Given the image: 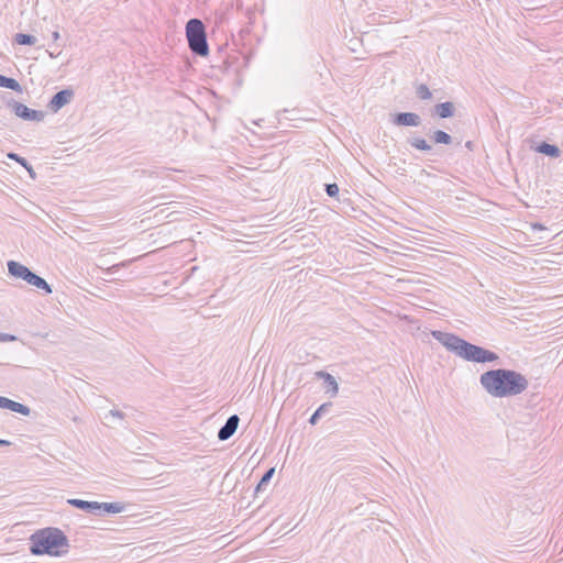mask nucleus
<instances>
[{
	"instance_id": "423d86ee",
	"label": "nucleus",
	"mask_w": 563,
	"mask_h": 563,
	"mask_svg": "<svg viewBox=\"0 0 563 563\" xmlns=\"http://www.w3.org/2000/svg\"><path fill=\"white\" fill-rule=\"evenodd\" d=\"M75 96L71 88H65L56 92L49 100L47 108L52 112H58L63 107L68 104Z\"/></svg>"
},
{
	"instance_id": "f257e3e1",
	"label": "nucleus",
	"mask_w": 563,
	"mask_h": 563,
	"mask_svg": "<svg viewBox=\"0 0 563 563\" xmlns=\"http://www.w3.org/2000/svg\"><path fill=\"white\" fill-rule=\"evenodd\" d=\"M479 383L495 398L517 396L529 386L528 379L521 373L508 368L488 369L481 375Z\"/></svg>"
},
{
	"instance_id": "473e14b6",
	"label": "nucleus",
	"mask_w": 563,
	"mask_h": 563,
	"mask_svg": "<svg viewBox=\"0 0 563 563\" xmlns=\"http://www.w3.org/2000/svg\"><path fill=\"white\" fill-rule=\"evenodd\" d=\"M465 147L468 148L470 151H473V147H474V143L472 141H467L465 143Z\"/></svg>"
},
{
	"instance_id": "c85d7f7f",
	"label": "nucleus",
	"mask_w": 563,
	"mask_h": 563,
	"mask_svg": "<svg viewBox=\"0 0 563 563\" xmlns=\"http://www.w3.org/2000/svg\"><path fill=\"white\" fill-rule=\"evenodd\" d=\"M24 168L27 170V173L32 179L36 178V173L34 172V169L30 163Z\"/></svg>"
},
{
	"instance_id": "20e7f679",
	"label": "nucleus",
	"mask_w": 563,
	"mask_h": 563,
	"mask_svg": "<svg viewBox=\"0 0 563 563\" xmlns=\"http://www.w3.org/2000/svg\"><path fill=\"white\" fill-rule=\"evenodd\" d=\"M188 46L192 54L206 57L209 55V45L205 24L199 19H190L186 24Z\"/></svg>"
},
{
	"instance_id": "aec40b11",
	"label": "nucleus",
	"mask_w": 563,
	"mask_h": 563,
	"mask_svg": "<svg viewBox=\"0 0 563 563\" xmlns=\"http://www.w3.org/2000/svg\"><path fill=\"white\" fill-rule=\"evenodd\" d=\"M14 43L19 45H34L37 42V38L34 35L25 34V33H16L14 35Z\"/></svg>"
},
{
	"instance_id": "5701e85b",
	"label": "nucleus",
	"mask_w": 563,
	"mask_h": 563,
	"mask_svg": "<svg viewBox=\"0 0 563 563\" xmlns=\"http://www.w3.org/2000/svg\"><path fill=\"white\" fill-rule=\"evenodd\" d=\"M4 88L11 89V90L16 91V92H21L22 91V87L19 84V81L15 80L14 78H10V77L7 78V84H5Z\"/></svg>"
},
{
	"instance_id": "2f4dec72",
	"label": "nucleus",
	"mask_w": 563,
	"mask_h": 563,
	"mask_svg": "<svg viewBox=\"0 0 563 563\" xmlns=\"http://www.w3.org/2000/svg\"><path fill=\"white\" fill-rule=\"evenodd\" d=\"M9 445H11L10 441L0 439V446H9Z\"/></svg>"
},
{
	"instance_id": "6e6552de",
	"label": "nucleus",
	"mask_w": 563,
	"mask_h": 563,
	"mask_svg": "<svg viewBox=\"0 0 563 563\" xmlns=\"http://www.w3.org/2000/svg\"><path fill=\"white\" fill-rule=\"evenodd\" d=\"M240 418L238 415L230 416L225 423L218 431V439L220 441L229 440L239 427Z\"/></svg>"
},
{
	"instance_id": "412c9836",
	"label": "nucleus",
	"mask_w": 563,
	"mask_h": 563,
	"mask_svg": "<svg viewBox=\"0 0 563 563\" xmlns=\"http://www.w3.org/2000/svg\"><path fill=\"white\" fill-rule=\"evenodd\" d=\"M416 95L421 100H429L432 98V93L427 85L419 84L416 87Z\"/></svg>"
},
{
	"instance_id": "bb28decb",
	"label": "nucleus",
	"mask_w": 563,
	"mask_h": 563,
	"mask_svg": "<svg viewBox=\"0 0 563 563\" xmlns=\"http://www.w3.org/2000/svg\"><path fill=\"white\" fill-rule=\"evenodd\" d=\"M128 264H129V261H126V262H122V263H119V264H114V265H112V266L108 267V268L104 271V273H106L107 275L113 274V273L118 272V269H119L120 267H125Z\"/></svg>"
},
{
	"instance_id": "0eeeda50",
	"label": "nucleus",
	"mask_w": 563,
	"mask_h": 563,
	"mask_svg": "<svg viewBox=\"0 0 563 563\" xmlns=\"http://www.w3.org/2000/svg\"><path fill=\"white\" fill-rule=\"evenodd\" d=\"M390 122L396 126H419L421 117L415 112H397L391 115Z\"/></svg>"
},
{
	"instance_id": "ddd939ff",
	"label": "nucleus",
	"mask_w": 563,
	"mask_h": 563,
	"mask_svg": "<svg viewBox=\"0 0 563 563\" xmlns=\"http://www.w3.org/2000/svg\"><path fill=\"white\" fill-rule=\"evenodd\" d=\"M316 375L317 377L322 378L324 380V383L328 386L327 391L330 393L332 397L336 396L339 391V385L335 378L331 374L323 371L317 372Z\"/></svg>"
},
{
	"instance_id": "39448f33",
	"label": "nucleus",
	"mask_w": 563,
	"mask_h": 563,
	"mask_svg": "<svg viewBox=\"0 0 563 563\" xmlns=\"http://www.w3.org/2000/svg\"><path fill=\"white\" fill-rule=\"evenodd\" d=\"M8 107L12 109L14 114L25 121L41 122L45 118V113L41 110H34L26 107L24 103L11 99Z\"/></svg>"
},
{
	"instance_id": "f03ea898",
	"label": "nucleus",
	"mask_w": 563,
	"mask_h": 563,
	"mask_svg": "<svg viewBox=\"0 0 563 563\" xmlns=\"http://www.w3.org/2000/svg\"><path fill=\"white\" fill-rule=\"evenodd\" d=\"M434 340L440 342L448 351L467 362L473 363H493L499 356L487 349L473 344L456 334L434 330L431 332Z\"/></svg>"
},
{
	"instance_id": "4468645a",
	"label": "nucleus",
	"mask_w": 563,
	"mask_h": 563,
	"mask_svg": "<svg viewBox=\"0 0 563 563\" xmlns=\"http://www.w3.org/2000/svg\"><path fill=\"white\" fill-rule=\"evenodd\" d=\"M536 151L540 154L547 155L552 158H556L561 154V150L556 145L550 144L548 142H541L536 147Z\"/></svg>"
},
{
	"instance_id": "7c9ffc66",
	"label": "nucleus",
	"mask_w": 563,
	"mask_h": 563,
	"mask_svg": "<svg viewBox=\"0 0 563 563\" xmlns=\"http://www.w3.org/2000/svg\"><path fill=\"white\" fill-rule=\"evenodd\" d=\"M7 78L8 77L0 75V87L4 88V86L7 84Z\"/></svg>"
},
{
	"instance_id": "6ab92c4d",
	"label": "nucleus",
	"mask_w": 563,
	"mask_h": 563,
	"mask_svg": "<svg viewBox=\"0 0 563 563\" xmlns=\"http://www.w3.org/2000/svg\"><path fill=\"white\" fill-rule=\"evenodd\" d=\"M332 407L331 402H324L322 404L309 418V423L314 426L318 423L319 419L325 415L330 408Z\"/></svg>"
},
{
	"instance_id": "4be33fe9",
	"label": "nucleus",
	"mask_w": 563,
	"mask_h": 563,
	"mask_svg": "<svg viewBox=\"0 0 563 563\" xmlns=\"http://www.w3.org/2000/svg\"><path fill=\"white\" fill-rule=\"evenodd\" d=\"M274 473H275V468L274 467L267 470L263 474L260 483L257 484L256 490H260L262 488V486L267 485L269 483V481L272 479Z\"/></svg>"
},
{
	"instance_id": "a211bd4d",
	"label": "nucleus",
	"mask_w": 563,
	"mask_h": 563,
	"mask_svg": "<svg viewBox=\"0 0 563 563\" xmlns=\"http://www.w3.org/2000/svg\"><path fill=\"white\" fill-rule=\"evenodd\" d=\"M430 137L435 144L449 145L453 141V137L442 130H435Z\"/></svg>"
},
{
	"instance_id": "cd10ccee",
	"label": "nucleus",
	"mask_w": 563,
	"mask_h": 563,
	"mask_svg": "<svg viewBox=\"0 0 563 563\" xmlns=\"http://www.w3.org/2000/svg\"><path fill=\"white\" fill-rule=\"evenodd\" d=\"M16 340H18V338L13 334L0 332V342H13Z\"/></svg>"
},
{
	"instance_id": "a878e982",
	"label": "nucleus",
	"mask_w": 563,
	"mask_h": 563,
	"mask_svg": "<svg viewBox=\"0 0 563 563\" xmlns=\"http://www.w3.org/2000/svg\"><path fill=\"white\" fill-rule=\"evenodd\" d=\"M125 417L124 412L121 411V410H117V409H112L109 411V413L106 415V419H109V418H118L120 420H123Z\"/></svg>"
},
{
	"instance_id": "2eb2a0df",
	"label": "nucleus",
	"mask_w": 563,
	"mask_h": 563,
	"mask_svg": "<svg viewBox=\"0 0 563 563\" xmlns=\"http://www.w3.org/2000/svg\"><path fill=\"white\" fill-rule=\"evenodd\" d=\"M125 510V505L120 501L114 503H100L101 516L106 514H120Z\"/></svg>"
},
{
	"instance_id": "9d476101",
	"label": "nucleus",
	"mask_w": 563,
	"mask_h": 563,
	"mask_svg": "<svg viewBox=\"0 0 563 563\" xmlns=\"http://www.w3.org/2000/svg\"><path fill=\"white\" fill-rule=\"evenodd\" d=\"M67 503L69 505H71L73 507L84 510L88 514H91L95 516H101L99 501H88V500H84V499L71 498V499H68Z\"/></svg>"
},
{
	"instance_id": "dca6fc26",
	"label": "nucleus",
	"mask_w": 563,
	"mask_h": 563,
	"mask_svg": "<svg viewBox=\"0 0 563 563\" xmlns=\"http://www.w3.org/2000/svg\"><path fill=\"white\" fill-rule=\"evenodd\" d=\"M27 284L43 290L45 294H52L53 291L51 285L43 277L36 275L35 273L32 274Z\"/></svg>"
},
{
	"instance_id": "f3484780",
	"label": "nucleus",
	"mask_w": 563,
	"mask_h": 563,
	"mask_svg": "<svg viewBox=\"0 0 563 563\" xmlns=\"http://www.w3.org/2000/svg\"><path fill=\"white\" fill-rule=\"evenodd\" d=\"M407 143L421 152H430L432 150V146L422 137L411 136L407 140Z\"/></svg>"
},
{
	"instance_id": "f8f14e48",
	"label": "nucleus",
	"mask_w": 563,
	"mask_h": 563,
	"mask_svg": "<svg viewBox=\"0 0 563 563\" xmlns=\"http://www.w3.org/2000/svg\"><path fill=\"white\" fill-rule=\"evenodd\" d=\"M455 108L453 102L445 101L442 103H438L433 108L434 115H438L441 119L451 118L454 114Z\"/></svg>"
},
{
	"instance_id": "393cba45",
	"label": "nucleus",
	"mask_w": 563,
	"mask_h": 563,
	"mask_svg": "<svg viewBox=\"0 0 563 563\" xmlns=\"http://www.w3.org/2000/svg\"><path fill=\"white\" fill-rule=\"evenodd\" d=\"M325 192L329 197H336L339 195V186L333 183V184H327L325 185Z\"/></svg>"
},
{
	"instance_id": "1a4fd4ad",
	"label": "nucleus",
	"mask_w": 563,
	"mask_h": 563,
	"mask_svg": "<svg viewBox=\"0 0 563 563\" xmlns=\"http://www.w3.org/2000/svg\"><path fill=\"white\" fill-rule=\"evenodd\" d=\"M7 265L8 272L12 277L22 279L26 283L33 274V272L29 267L16 261H9Z\"/></svg>"
},
{
	"instance_id": "72a5a7b5",
	"label": "nucleus",
	"mask_w": 563,
	"mask_h": 563,
	"mask_svg": "<svg viewBox=\"0 0 563 563\" xmlns=\"http://www.w3.org/2000/svg\"><path fill=\"white\" fill-rule=\"evenodd\" d=\"M52 36H53L54 41H57L59 38V33L57 31H55V32H53Z\"/></svg>"
},
{
	"instance_id": "c756f323",
	"label": "nucleus",
	"mask_w": 563,
	"mask_h": 563,
	"mask_svg": "<svg viewBox=\"0 0 563 563\" xmlns=\"http://www.w3.org/2000/svg\"><path fill=\"white\" fill-rule=\"evenodd\" d=\"M531 228H532V230H534V231H536V230H540V231H541V230H545V229H547L543 224H541V223H539V222L532 223V224H531Z\"/></svg>"
},
{
	"instance_id": "9b49d317",
	"label": "nucleus",
	"mask_w": 563,
	"mask_h": 563,
	"mask_svg": "<svg viewBox=\"0 0 563 563\" xmlns=\"http://www.w3.org/2000/svg\"><path fill=\"white\" fill-rule=\"evenodd\" d=\"M0 408L9 409L23 416H29L31 412V409L27 406L3 396H0Z\"/></svg>"
},
{
	"instance_id": "b1692460",
	"label": "nucleus",
	"mask_w": 563,
	"mask_h": 563,
	"mask_svg": "<svg viewBox=\"0 0 563 563\" xmlns=\"http://www.w3.org/2000/svg\"><path fill=\"white\" fill-rule=\"evenodd\" d=\"M7 156H8V158L16 162L18 164H20L23 167H25L29 164V162L24 157L20 156L16 153L11 152V153H8Z\"/></svg>"
},
{
	"instance_id": "7ed1b4c3",
	"label": "nucleus",
	"mask_w": 563,
	"mask_h": 563,
	"mask_svg": "<svg viewBox=\"0 0 563 563\" xmlns=\"http://www.w3.org/2000/svg\"><path fill=\"white\" fill-rule=\"evenodd\" d=\"M68 548L69 540L59 528L38 529L30 537V552L33 555L63 556L68 552Z\"/></svg>"
}]
</instances>
